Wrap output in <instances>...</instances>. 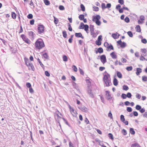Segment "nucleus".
<instances>
[{
    "instance_id": "f03ea898",
    "label": "nucleus",
    "mask_w": 147,
    "mask_h": 147,
    "mask_svg": "<svg viewBox=\"0 0 147 147\" xmlns=\"http://www.w3.org/2000/svg\"><path fill=\"white\" fill-rule=\"evenodd\" d=\"M103 79L106 86L108 87L110 86V83L112 84L110 80V75L108 73L104 75Z\"/></svg>"
},
{
    "instance_id": "79ce46f5",
    "label": "nucleus",
    "mask_w": 147,
    "mask_h": 147,
    "mask_svg": "<svg viewBox=\"0 0 147 147\" xmlns=\"http://www.w3.org/2000/svg\"><path fill=\"white\" fill-rule=\"evenodd\" d=\"M126 69L128 71L131 70L133 69V67L131 66H128L126 67Z\"/></svg>"
},
{
    "instance_id": "4468645a",
    "label": "nucleus",
    "mask_w": 147,
    "mask_h": 147,
    "mask_svg": "<svg viewBox=\"0 0 147 147\" xmlns=\"http://www.w3.org/2000/svg\"><path fill=\"white\" fill-rule=\"evenodd\" d=\"M142 72V69L140 68H137L136 74L137 76H138Z\"/></svg>"
},
{
    "instance_id": "c9c22d12",
    "label": "nucleus",
    "mask_w": 147,
    "mask_h": 147,
    "mask_svg": "<svg viewBox=\"0 0 147 147\" xmlns=\"http://www.w3.org/2000/svg\"><path fill=\"white\" fill-rule=\"evenodd\" d=\"M120 120L122 122L124 121L125 120L124 116L123 115H121L120 116Z\"/></svg>"
},
{
    "instance_id": "6e6d98bb",
    "label": "nucleus",
    "mask_w": 147,
    "mask_h": 147,
    "mask_svg": "<svg viewBox=\"0 0 147 147\" xmlns=\"http://www.w3.org/2000/svg\"><path fill=\"white\" fill-rule=\"evenodd\" d=\"M127 111L129 112H131L132 111V109L131 107H127Z\"/></svg>"
},
{
    "instance_id": "e433bc0d",
    "label": "nucleus",
    "mask_w": 147,
    "mask_h": 147,
    "mask_svg": "<svg viewBox=\"0 0 147 147\" xmlns=\"http://www.w3.org/2000/svg\"><path fill=\"white\" fill-rule=\"evenodd\" d=\"M94 26L93 25H90V32L94 31Z\"/></svg>"
},
{
    "instance_id": "37998d69",
    "label": "nucleus",
    "mask_w": 147,
    "mask_h": 147,
    "mask_svg": "<svg viewBox=\"0 0 147 147\" xmlns=\"http://www.w3.org/2000/svg\"><path fill=\"white\" fill-rule=\"evenodd\" d=\"M127 34L129 37H133V34L132 32L131 31H128L127 32Z\"/></svg>"
},
{
    "instance_id": "20e7f679",
    "label": "nucleus",
    "mask_w": 147,
    "mask_h": 147,
    "mask_svg": "<svg viewBox=\"0 0 147 147\" xmlns=\"http://www.w3.org/2000/svg\"><path fill=\"white\" fill-rule=\"evenodd\" d=\"M21 37L22 38L23 40L26 43L28 44L30 43V41L24 34H22L21 35Z\"/></svg>"
},
{
    "instance_id": "6e6552de",
    "label": "nucleus",
    "mask_w": 147,
    "mask_h": 147,
    "mask_svg": "<svg viewBox=\"0 0 147 147\" xmlns=\"http://www.w3.org/2000/svg\"><path fill=\"white\" fill-rule=\"evenodd\" d=\"M107 97V99L108 100H111L112 98V97L111 96V95L110 94V92L109 91H105Z\"/></svg>"
},
{
    "instance_id": "7ed1b4c3",
    "label": "nucleus",
    "mask_w": 147,
    "mask_h": 147,
    "mask_svg": "<svg viewBox=\"0 0 147 147\" xmlns=\"http://www.w3.org/2000/svg\"><path fill=\"white\" fill-rule=\"evenodd\" d=\"M45 26L42 24L38 25V32L39 34L43 33L44 31Z\"/></svg>"
},
{
    "instance_id": "13d9d810",
    "label": "nucleus",
    "mask_w": 147,
    "mask_h": 147,
    "mask_svg": "<svg viewBox=\"0 0 147 147\" xmlns=\"http://www.w3.org/2000/svg\"><path fill=\"white\" fill-rule=\"evenodd\" d=\"M59 9L61 10H63L65 9L64 7L62 5H60L59 7Z\"/></svg>"
},
{
    "instance_id": "a211bd4d",
    "label": "nucleus",
    "mask_w": 147,
    "mask_h": 147,
    "mask_svg": "<svg viewBox=\"0 0 147 147\" xmlns=\"http://www.w3.org/2000/svg\"><path fill=\"white\" fill-rule=\"evenodd\" d=\"M113 84L114 85L117 86L118 85V82L117 79L114 78L113 80Z\"/></svg>"
},
{
    "instance_id": "bb28decb",
    "label": "nucleus",
    "mask_w": 147,
    "mask_h": 147,
    "mask_svg": "<svg viewBox=\"0 0 147 147\" xmlns=\"http://www.w3.org/2000/svg\"><path fill=\"white\" fill-rule=\"evenodd\" d=\"M11 17L13 19H16V13L14 12H11Z\"/></svg>"
},
{
    "instance_id": "4be33fe9",
    "label": "nucleus",
    "mask_w": 147,
    "mask_h": 147,
    "mask_svg": "<svg viewBox=\"0 0 147 147\" xmlns=\"http://www.w3.org/2000/svg\"><path fill=\"white\" fill-rule=\"evenodd\" d=\"M131 147H140V146L138 144L135 143L131 145Z\"/></svg>"
},
{
    "instance_id": "9d476101",
    "label": "nucleus",
    "mask_w": 147,
    "mask_h": 147,
    "mask_svg": "<svg viewBox=\"0 0 147 147\" xmlns=\"http://www.w3.org/2000/svg\"><path fill=\"white\" fill-rule=\"evenodd\" d=\"M95 53L96 54H97L98 53H101L103 52V50L102 48L99 47L97 49L96 51L95 50Z\"/></svg>"
},
{
    "instance_id": "09e8293b",
    "label": "nucleus",
    "mask_w": 147,
    "mask_h": 147,
    "mask_svg": "<svg viewBox=\"0 0 147 147\" xmlns=\"http://www.w3.org/2000/svg\"><path fill=\"white\" fill-rule=\"evenodd\" d=\"M33 17V15L31 13L28 14V15L27 16V18L29 19H31Z\"/></svg>"
},
{
    "instance_id": "2f4dec72",
    "label": "nucleus",
    "mask_w": 147,
    "mask_h": 147,
    "mask_svg": "<svg viewBox=\"0 0 147 147\" xmlns=\"http://www.w3.org/2000/svg\"><path fill=\"white\" fill-rule=\"evenodd\" d=\"M84 25V24L83 22L81 23L80 26L78 27L79 29H84V27H83Z\"/></svg>"
},
{
    "instance_id": "5fc2aeb1",
    "label": "nucleus",
    "mask_w": 147,
    "mask_h": 147,
    "mask_svg": "<svg viewBox=\"0 0 147 147\" xmlns=\"http://www.w3.org/2000/svg\"><path fill=\"white\" fill-rule=\"evenodd\" d=\"M95 22L96 23V24L98 26H100L101 24V22L99 20H95Z\"/></svg>"
},
{
    "instance_id": "58836bf2",
    "label": "nucleus",
    "mask_w": 147,
    "mask_h": 147,
    "mask_svg": "<svg viewBox=\"0 0 147 147\" xmlns=\"http://www.w3.org/2000/svg\"><path fill=\"white\" fill-rule=\"evenodd\" d=\"M62 119L63 120L64 122H65V123L67 125L69 126V127H71V126L69 125V123L63 117H62Z\"/></svg>"
},
{
    "instance_id": "473e14b6",
    "label": "nucleus",
    "mask_w": 147,
    "mask_h": 147,
    "mask_svg": "<svg viewBox=\"0 0 147 147\" xmlns=\"http://www.w3.org/2000/svg\"><path fill=\"white\" fill-rule=\"evenodd\" d=\"M62 34L63 37L64 38H66L67 37V34L65 31H63L62 32Z\"/></svg>"
},
{
    "instance_id": "49530a36",
    "label": "nucleus",
    "mask_w": 147,
    "mask_h": 147,
    "mask_svg": "<svg viewBox=\"0 0 147 147\" xmlns=\"http://www.w3.org/2000/svg\"><path fill=\"white\" fill-rule=\"evenodd\" d=\"M122 134L124 136L126 135L127 134L126 131L124 129H123L122 130Z\"/></svg>"
},
{
    "instance_id": "de8ad7c7",
    "label": "nucleus",
    "mask_w": 147,
    "mask_h": 147,
    "mask_svg": "<svg viewBox=\"0 0 147 147\" xmlns=\"http://www.w3.org/2000/svg\"><path fill=\"white\" fill-rule=\"evenodd\" d=\"M136 109L138 110H140L141 109V107L139 105H137L136 107Z\"/></svg>"
},
{
    "instance_id": "72a5a7b5",
    "label": "nucleus",
    "mask_w": 147,
    "mask_h": 147,
    "mask_svg": "<svg viewBox=\"0 0 147 147\" xmlns=\"http://www.w3.org/2000/svg\"><path fill=\"white\" fill-rule=\"evenodd\" d=\"M63 60L64 61H67L68 58L67 56L65 55H64L63 56Z\"/></svg>"
},
{
    "instance_id": "bf43d9fd",
    "label": "nucleus",
    "mask_w": 147,
    "mask_h": 147,
    "mask_svg": "<svg viewBox=\"0 0 147 147\" xmlns=\"http://www.w3.org/2000/svg\"><path fill=\"white\" fill-rule=\"evenodd\" d=\"M108 117H109L111 119H113V117L112 116V114L111 112V111H110L109 113H108Z\"/></svg>"
},
{
    "instance_id": "412c9836",
    "label": "nucleus",
    "mask_w": 147,
    "mask_h": 147,
    "mask_svg": "<svg viewBox=\"0 0 147 147\" xmlns=\"http://www.w3.org/2000/svg\"><path fill=\"white\" fill-rule=\"evenodd\" d=\"M43 56L44 57V58L47 59H49V57L47 53H45L43 54Z\"/></svg>"
},
{
    "instance_id": "423d86ee",
    "label": "nucleus",
    "mask_w": 147,
    "mask_h": 147,
    "mask_svg": "<svg viewBox=\"0 0 147 147\" xmlns=\"http://www.w3.org/2000/svg\"><path fill=\"white\" fill-rule=\"evenodd\" d=\"M78 108L82 111L85 112H87L88 110V109L84 105L78 107Z\"/></svg>"
},
{
    "instance_id": "0eeeda50",
    "label": "nucleus",
    "mask_w": 147,
    "mask_h": 147,
    "mask_svg": "<svg viewBox=\"0 0 147 147\" xmlns=\"http://www.w3.org/2000/svg\"><path fill=\"white\" fill-rule=\"evenodd\" d=\"M100 16L99 15H97L96 16H93L92 17V21L95 22V20H99L100 18Z\"/></svg>"
},
{
    "instance_id": "603ef678",
    "label": "nucleus",
    "mask_w": 147,
    "mask_h": 147,
    "mask_svg": "<svg viewBox=\"0 0 147 147\" xmlns=\"http://www.w3.org/2000/svg\"><path fill=\"white\" fill-rule=\"evenodd\" d=\"M101 7L103 10L105 9L106 8V6L105 4L104 3H102L101 4Z\"/></svg>"
},
{
    "instance_id": "9b49d317",
    "label": "nucleus",
    "mask_w": 147,
    "mask_h": 147,
    "mask_svg": "<svg viewBox=\"0 0 147 147\" xmlns=\"http://www.w3.org/2000/svg\"><path fill=\"white\" fill-rule=\"evenodd\" d=\"M28 34L30 36L32 39H34V38L35 36V34L32 31H30L29 32Z\"/></svg>"
},
{
    "instance_id": "ea45409f",
    "label": "nucleus",
    "mask_w": 147,
    "mask_h": 147,
    "mask_svg": "<svg viewBox=\"0 0 147 147\" xmlns=\"http://www.w3.org/2000/svg\"><path fill=\"white\" fill-rule=\"evenodd\" d=\"M101 41H100L97 40L96 41L95 44L98 46H100L101 44Z\"/></svg>"
},
{
    "instance_id": "b1692460",
    "label": "nucleus",
    "mask_w": 147,
    "mask_h": 147,
    "mask_svg": "<svg viewBox=\"0 0 147 147\" xmlns=\"http://www.w3.org/2000/svg\"><path fill=\"white\" fill-rule=\"evenodd\" d=\"M130 133L132 135H134L135 133V132L134 131L133 128H130L129 129Z\"/></svg>"
},
{
    "instance_id": "4d7b16f0",
    "label": "nucleus",
    "mask_w": 147,
    "mask_h": 147,
    "mask_svg": "<svg viewBox=\"0 0 147 147\" xmlns=\"http://www.w3.org/2000/svg\"><path fill=\"white\" fill-rule=\"evenodd\" d=\"M37 61H38V62L39 63V64H40L41 66L42 67H44V65L41 62L40 59L39 58H38L37 59Z\"/></svg>"
},
{
    "instance_id": "052dcab7",
    "label": "nucleus",
    "mask_w": 147,
    "mask_h": 147,
    "mask_svg": "<svg viewBox=\"0 0 147 147\" xmlns=\"http://www.w3.org/2000/svg\"><path fill=\"white\" fill-rule=\"evenodd\" d=\"M26 86L28 88H30L31 87V84L29 82H27L26 84Z\"/></svg>"
},
{
    "instance_id": "a18cd8bd",
    "label": "nucleus",
    "mask_w": 147,
    "mask_h": 147,
    "mask_svg": "<svg viewBox=\"0 0 147 147\" xmlns=\"http://www.w3.org/2000/svg\"><path fill=\"white\" fill-rule=\"evenodd\" d=\"M93 10L95 11H98L99 10V7H97L94 6L93 7Z\"/></svg>"
},
{
    "instance_id": "6ab92c4d",
    "label": "nucleus",
    "mask_w": 147,
    "mask_h": 147,
    "mask_svg": "<svg viewBox=\"0 0 147 147\" xmlns=\"http://www.w3.org/2000/svg\"><path fill=\"white\" fill-rule=\"evenodd\" d=\"M117 77L119 78H122V74L121 73L118 71H117Z\"/></svg>"
},
{
    "instance_id": "393cba45",
    "label": "nucleus",
    "mask_w": 147,
    "mask_h": 147,
    "mask_svg": "<svg viewBox=\"0 0 147 147\" xmlns=\"http://www.w3.org/2000/svg\"><path fill=\"white\" fill-rule=\"evenodd\" d=\"M117 34L115 33H113L112 34V36L115 39L119 37V36H120V34H118V37H117Z\"/></svg>"
},
{
    "instance_id": "f8f14e48",
    "label": "nucleus",
    "mask_w": 147,
    "mask_h": 147,
    "mask_svg": "<svg viewBox=\"0 0 147 147\" xmlns=\"http://www.w3.org/2000/svg\"><path fill=\"white\" fill-rule=\"evenodd\" d=\"M114 49L113 45H112L111 44L106 49V50L108 51H110L111 50H114Z\"/></svg>"
},
{
    "instance_id": "69168bd1",
    "label": "nucleus",
    "mask_w": 147,
    "mask_h": 147,
    "mask_svg": "<svg viewBox=\"0 0 147 147\" xmlns=\"http://www.w3.org/2000/svg\"><path fill=\"white\" fill-rule=\"evenodd\" d=\"M16 50V49L14 47H13L12 49H11V51L12 52V53H15Z\"/></svg>"
},
{
    "instance_id": "f257e3e1",
    "label": "nucleus",
    "mask_w": 147,
    "mask_h": 147,
    "mask_svg": "<svg viewBox=\"0 0 147 147\" xmlns=\"http://www.w3.org/2000/svg\"><path fill=\"white\" fill-rule=\"evenodd\" d=\"M35 47L37 49H40L45 46L43 40L40 38L38 39L35 42Z\"/></svg>"
},
{
    "instance_id": "774afa93",
    "label": "nucleus",
    "mask_w": 147,
    "mask_h": 147,
    "mask_svg": "<svg viewBox=\"0 0 147 147\" xmlns=\"http://www.w3.org/2000/svg\"><path fill=\"white\" fill-rule=\"evenodd\" d=\"M141 51L142 53H146L147 51V50L146 49H141Z\"/></svg>"
},
{
    "instance_id": "864d4df0",
    "label": "nucleus",
    "mask_w": 147,
    "mask_h": 147,
    "mask_svg": "<svg viewBox=\"0 0 147 147\" xmlns=\"http://www.w3.org/2000/svg\"><path fill=\"white\" fill-rule=\"evenodd\" d=\"M127 97L128 98H130L131 97L132 95L131 93L128 92L126 94Z\"/></svg>"
},
{
    "instance_id": "c85d7f7f",
    "label": "nucleus",
    "mask_w": 147,
    "mask_h": 147,
    "mask_svg": "<svg viewBox=\"0 0 147 147\" xmlns=\"http://www.w3.org/2000/svg\"><path fill=\"white\" fill-rule=\"evenodd\" d=\"M79 19L81 20H82L84 18V16L83 14H81L78 17Z\"/></svg>"
},
{
    "instance_id": "ddd939ff",
    "label": "nucleus",
    "mask_w": 147,
    "mask_h": 147,
    "mask_svg": "<svg viewBox=\"0 0 147 147\" xmlns=\"http://www.w3.org/2000/svg\"><path fill=\"white\" fill-rule=\"evenodd\" d=\"M115 52H113L110 54V55L112 58L113 59H116L117 58V56L115 54Z\"/></svg>"
},
{
    "instance_id": "a878e982",
    "label": "nucleus",
    "mask_w": 147,
    "mask_h": 147,
    "mask_svg": "<svg viewBox=\"0 0 147 147\" xmlns=\"http://www.w3.org/2000/svg\"><path fill=\"white\" fill-rule=\"evenodd\" d=\"M53 17H54V23L55 24H57L59 22V20L57 18L55 17V16H54Z\"/></svg>"
},
{
    "instance_id": "5701e85b",
    "label": "nucleus",
    "mask_w": 147,
    "mask_h": 147,
    "mask_svg": "<svg viewBox=\"0 0 147 147\" xmlns=\"http://www.w3.org/2000/svg\"><path fill=\"white\" fill-rule=\"evenodd\" d=\"M120 47L122 48H124L126 46V44L124 42H122L120 45Z\"/></svg>"
},
{
    "instance_id": "f3484780",
    "label": "nucleus",
    "mask_w": 147,
    "mask_h": 147,
    "mask_svg": "<svg viewBox=\"0 0 147 147\" xmlns=\"http://www.w3.org/2000/svg\"><path fill=\"white\" fill-rule=\"evenodd\" d=\"M88 92L90 96L92 98H93L94 96L92 92V90L91 89H89L88 91Z\"/></svg>"
},
{
    "instance_id": "1a4fd4ad",
    "label": "nucleus",
    "mask_w": 147,
    "mask_h": 147,
    "mask_svg": "<svg viewBox=\"0 0 147 147\" xmlns=\"http://www.w3.org/2000/svg\"><path fill=\"white\" fill-rule=\"evenodd\" d=\"M75 36L77 38H81L82 39H84V38L81 32L76 33L75 34Z\"/></svg>"
},
{
    "instance_id": "680f3d73",
    "label": "nucleus",
    "mask_w": 147,
    "mask_h": 147,
    "mask_svg": "<svg viewBox=\"0 0 147 147\" xmlns=\"http://www.w3.org/2000/svg\"><path fill=\"white\" fill-rule=\"evenodd\" d=\"M90 33L91 35H93V37L94 38L96 36V35L95 36H94V35H96V34L94 32V30L93 31H92L91 32H90Z\"/></svg>"
},
{
    "instance_id": "0e129e2a",
    "label": "nucleus",
    "mask_w": 147,
    "mask_h": 147,
    "mask_svg": "<svg viewBox=\"0 0 147 147\" xmlns=\"http://www.w3.org/2000/svg\"><path fill=\"white\" fill-rule=\"evenodd\" d=\"M24 60L25 63H28L29 62V59L26 57H25L24 58Z\"/></svg>"
},
{
    "instance_id": "dca6fc26",
    "label": "nucleus",
    "mask_w": 147,
    "mask_h": 147,
    "mask_svg": "<svg viewBox=\"0 0 147 147\" xmlns=\"http://www.w3.org/2000/svg\"><path fill=\"white\" fill-rule=\"evenodd\" d=\"M136 31L138 32H141V29L140 26L139 25H138L136 26L135 27Z\"/></svg>"
},
{
    "instance_id": "aec40b11",
    "label": "nucleus",
    "mask_w": 147,
    "mask_h": 147,
    "mask_svg": "<svg viewBox=\"0 0 147 147\" xmlns=\"http://www.w3.org/2000/svg\"><path fill=\"white\" fill-rule=\"evenodd\" d=\"M28 67H30L31 68V69L33 71H34L35 69V68L33 66V65L32 63H28Z\"/></svg>"
},
{
    "instance_id": "338daca9",
    "label": "nucleus",
    "mask_w": 147,
    "mask_h": 147,
    "mask_svg": "<svg viewBox=\"0 0 147 147\" xmlns=\"http://www.w3.org/2000/svg\"><path fill=\"white\" fill-rule=\"evenodd\" d=\"M142 42L143 43L146 44L147 43L146 40L145 38H143L141 40Z\"/></svg>"
},
{
    "instance_id": "39448f33",
    "label": "nucleus",
    "mask_w": 147,
    "mask_h": 147,
    "mask_svg": "<svg viewBox=\"0 0 147 147\" xmlns=\"http://www.w3.org/2000/svg\"><path fill=\"white\" fill-rule=\"evenodd\" d=\"M100 59L101 62L104 64L107 62V59L105 55H103L100 56Z\"/></svg>"
},
{
    "instance_id": "8fccbe9b",
    "label": "nucleus",
    "mask_w": 147,
    "mask_h": 147,
    "mask_svg": "<svg viewBox=\"0 0 147 147\" xmlns=\"http://www.w3.org/2000/svg\"><path fill=\"white\" fill-rule=\"evenodd\" d=\"M121 97L123 99L126 98H127L126 94L124 93L122 94L121 95Z\"/></svg>"
},
{
    "instance_id": "cd10ccee",
    "label": "nucleus",
    "mask_w": 147,
    "mask_h": 147,
    "mask_svg": "<svg viewBox=\"0 0 147 147\" xmlns=\"http://www.w3.org/2000/svg\"><path fill=\"white\" fill-rule=\"evenodd\" d=\"M108 136L110 139L111 140H113L114 139V138L113 134L111 133H109L108 134Z\"/></svg>"
},
{
    "instance_id": "4c0bfd02",
    "label": "nucleus",
    "mask_w": 147,
    "mask_h": 147,
    "mask_svg": "<svg viewBox=\"0 0 147 147\" xmlns=\"http://www.w3.org/2000/svg\"><path fill=\"white\" fill-rule=\"evenodd\" d=\"M124 20L125 22L127 23H129L130 21L129 18L127 16L124 19Z\"/></svg>"
},
{
    "instance_id": "2eb2a0df",
    "label": "nucleus",
    "mask_w": 147,
    "mask_h": 147,
    "mask_svg": "<svg viewBox=\"0 0 147 147\" xmlns=\"http://www.w3.org/2000/svg\"><path fill=\"white\" fill-rule=\"evenodd\" d=\"M83 27H84V30L86 31V32L88 33V29L89 28V26L87 24H84Z\"/></svg>"
},
{
    "instance_id": "e2e57ef3",
    "label": "nucleus",
    "mask_w": 147,
    "mask_h": 147,
    "mask_svg": "<svg viewBox=\"0 0 147 147\" xmlns=\"http://www.w3.org/2000/svg\"><path fill=\"white\" fill-rule=\"evenodd\" d=\"M45 75L46 76H47V77H49L50 76V73L48 71H45Z\"/></svg>"
},
{
    "instance_id": "a19ab883",
    "label": "nucleus",
    "mask_w": 147,
    "mask_h": 147,
    "mask_svg": "<svg viewBox=\"0 0 147 147\" xmlns=\"http://www.w3.org/2000/svg\"><path fill=\"white\" fill-rule=\"evenodd\" d=\"M142 79L143 81L146 82L147 81V77L145 76H142Z\"/></svg>"
},
{
    "instance_id": "3c124183",
    "label": "nucleus",
    "mask_w": 147,
    "mask_h": 147,
    "mask_svg": "<svg viewBox=\"0 0 147 147\" xmlns=\"http://www.w3.org/2000/svg\"><path fill=\"white\" fill-rule=\"evenodd\" d=\"M72 68H73V70L74 71L76 72L77 71L78 69L76 67L75 65H73L72 66Z\"/></svg>"
},
{
    "instance_id": "f704fd0d",
    "label": "nucleus",
    "mask_w": 147,
    "mask_h": 147,
    "mask_svg": "<svg viewBox=\"0 0 147 147\" xmlns=\"http://www.w3.org/2000/svg\"><path fill=\"white\" fill-rule=\"evenodd\" d=\"M81 8V10L83 11H85V6L83 4H81L80 5Z\"/></svg>"
},
{
    "instance_id": "c756f323",
    "label": "nucleus",
    "mask_w": 147,
    "mask_h": 147,
    "mask_svg": "<svg viewBox=\"0 0 147 147\" xmlns=\"http://www.w3.org/2000/svg\"><path fill=\"white\" fill-rule=\"evenodd\" d=\"M123 90H127L129 89V88L128 86L125 85H123Z\"/></svg>"
},
{
    "instance_id": "7c9ffc66",
    "label": "nucleus",
    "mask_w": 147,
    "mask_h": 147,
    "mask_svg": "<svg viewBox=\"0 0 147 147\" xmlns=\"http://www.w3.org/2000/svg\"><path fill=\"white\" fill-rule=\"evenodd\" d=\"M44 2L46 5H49L50 4V1L48 0H44Z\"/></svg>"
},
{
    "instance_id": "c03bdc74",
    "label": "nucleus",
    "mask_w": 147,
    "mask_h": 147,
    "mask_svg": "<svg viewBox=\"0 0 147 147\" xmlns=\"http://www.w3.org/2000/svg\"><path fill=\"white\" fill-rule=\"evenodd\" d=\"M67 24H68V30L70 31H72V28L71 27V26L70 24H69V23H68Z\"/></svg>"
}]
</instances>
